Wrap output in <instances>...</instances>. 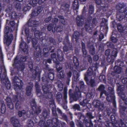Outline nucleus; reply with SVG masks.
<instances>
[{"label": "nucleus", "instance_id": "25", "mask_svg": "<svg viewBox=\"0 0 127 127\" xmlns=\"http://www.w3.org/2000/svg\"><path fill=\"white\" fill-rule=\"evenodd\" d=\"M33 85V83H28L26 88V93L27 95H31V92L32 90Z\"/></svg>", "mask_w": 127, "mask_h": 127}, {"label": "nucleus", "instance_id": "42", "mask_svg": "<svg viewBox=\"0 0 127 127\" xmlns=\"http://www.w3.org/2000/svg\"><path fill=\"white\" fill-rule=\"evenodd\" d=\"M80 35V33L79 32L77 31H75L73 36L74 37L75 39V41L77 42L79 38Z\"/></svg>", "mask_w": 127, "mask_h": 127}, {"label": "nucleus", "instance_id": "43", "mask_svg": "<svg viewBox=\"0 0 127 127\" xmlns=\"http://www.w3.org/2000/svg\"><path fill=\"white\" fill-rule=\"evenodd\" d=\"M126 28L123 27L122 25L118 23L117 25V28L118 31L121 32H125V28Z\"/></svg>", "mask_w": 127, "mask_h": 127}, {"label": "nucleus", "instance_id": "29", "mask_svg": "<svg viewBox=\"0 0 127 127\" xmlns=\"http://www.w3.org/2000/svg\"><path fill=\"white\" fill-rule=\"evenodd\" d=\"M105 87L103 84H101L99 86L98 90L99 92H100V95H102L103 94H104L105 95H106L107 92L105 90Z\"/></svg>", "mask_w": 127, "mask_h": 127}, {"label": "nucleus", "instance_id": "50", "mask_svg": "<svg viewBox=\"0 0 127 127\" xmlns=\"http://www.w3.org/2000/svg\"><path fill=\"white\" fill-rule=\"evenodd\" d=\"M116 85L117 87L118 91L121 93L122 92L124 89V85H121L118 83H117Z\"/></svg>", "mask_w": 127, "mask_h": 127}, {"label": "nucleus", "instance_id": "54", "mask_svg": "<svg viewBox=\"0 0 127 127\" xmlns=\"http://www.w3.org/2000/svg\"><path fill=\"white\" fill-rule=\"evenodd\" d=\"M82 47V50L83 54H85V55L87 53V51L86 49L85 45L84 43L82 41L81 43Z\"/></svg>", "mask_w": 127, "mask_h": 127}, {"label": "nucleus", "instance_id": "51", "mask_svg": "<svg viewBox=\"0 0 127 127\" xmlns=\"http://www.w3.org/2000/svg\"><path fill=\"white\" fill-rule=\"evenodd\" d=\"M121 13V14H118V13H117L116 18L117 19V20L119 21H120L122 20L123 19H124L125 17V15H124L122 13Z\"/></svg>", "mask_w": 127, "mask_h": 127}, {"label": "nucleus", "instance_id": "18", "mask_svg": "<svg viewBox=\"0 0 127 127\" xmlns=\"http://www.w3.org/2000/svg\"><path fill=\"white\" fill-rule=\"evenodd\" d=\"M84 17L82 15L77 16L76 18V20L77 26H82L84 23Z\"/></svg>", "mask_w": 127, "mask_h": 127}, {"label": "nucleus", "instance_id": "44", "mask_svg": "<svg viewBox=\"0 0 127 127\" xmlns=\"http://www.w3.org/2000/svg\"><path fill=\"white\" fill-rule=\"evenodd\" d=\"M115 65L117 66H124V62L122 61L121 60L118 59L115 62Z\"/></svg>", "mask_w": 127, "mask_h": 127}, {"label": "nucleus", "instance_id": "8", "mask_svg": "<svg viewBox=\"0 0 127 127\" xmlns=\"http://www.w3.org/2000/svg\"><path fill=\"white\" fill-rule=\"evenodd\" d=\"M14 88L16 91L21 90L23 85L22 80H20L18 77L15 76L12 79Z\"/></svg>", "mask_w": 127, "mask_h": 127}, {"label": "nucleus", "instance_id": "59", "mask_svg": "<svg viewBox=\"0 0 127 127\" xmlns=\"http://www.w3.org/2000/svg\"><path fill=\"white\" fill-rule=\"evenodd\" d=\"M80 89L81 91L84 90L85 85H84V82L83 81H81L79 82Z\"/></svg>", "mask_w": 127, "mask_h": 127}, {"label": "nucleus", "instance_id": "55", "mask_svg": "<svg viewBox=\"0 0 127 127\" xmlns=\"http://www.w3.org/2000/svg\"><path fill=\"white\" fill-rule=\"evenodd\" d=\"M4 81H6L7 83V84L5 83L6 88L8 90L10 89L11 87V84L10 83V82L8 78L7 77L6 79Z\"/></svg>", "mask_w": 127, "mask_h": 127}, {"label": "nucleus", "instance_id": "11", "mask_svg": "<svg viewBox=\"0 0 127 127\" xmlns=\"http://www.w3.org/2000/svg\"><path fill=\"white\" fill-rule=\"evenodd\" d=\"M28 57L27 56H25L21 57L20 60H18V62L19 64V71L23 72L25 68V64L26 62L28 59Z\"/></svg>", "mask_w": 127, "mask_h": 127}, {"label": "nucleus", "instance_id": "52", "mask_svg": "<svg viewBox=\"0 0 127 127\" xmlns=\"http://www.w3.org/2000/svg\"><path fill=\"white\" fill-rule=\"evenodd\" d=\"M73 62L74 65L76 66V68L78 69V66L79 65V61L78 59L75 56H74L73 57Z\"/></svg>", "mask_w": 127, "mask_h": 127}, {"label": "nucleus", "instance_id": "6", "mask_svg": "<svg viewBox=\"0 0 127 127\" xmlns=\"http://www.w3.org/2000/svg\"><path fill=\"white\" fill-rule=\"evenodd\" d=\"M38 22L35 20H32L31 18L28 21V25L29 27H32L31 28V31L32 32H34V35L35 36H37V37H40V34L42 32H40L39 31L36 30V27L38 25Z\"/></svg>", "mask_w": 127, "mask_h": 127}, {"label": "nucleus", "instance_id": "27", "mask_svg": "<svg viewBox=\"0 0 127 127\" xmlns=\"http://www.w3.org/2000/svg\"><path fill=\"white\" fill-rule=\"evenodd\" d=\"M120 113L121 116L123 117H126L127 113V109L125 107L120 105Z\"/></svg>", "mask_w": 127, "mask_h": 127}, {"label": "nucleus", "instance_id": "14", "mask_svg": "<svg viewBox=\"0 0 127 127\" xmlns=\"http://www.w3.org/2000/svg\"><path fill=\"white\" fill-rule=\"evenodd\" d=\"M35 49L36 51L33 53V58L34 59L38 58L37 61H39L40 60L39 58L41 57V50L40 46L39 45L37 46Z\"/></svg>", "mask_w": 127, "mask_h": 127}, {"label": "nucleus", "instance_id": "64", "mask_svg": "<svg viewBox=\"0 0 127 127\" xmlns=\"http://www.w3.org/2000/svg\"><path fill=\"white\" fill-rule=\"evenodd\" d=\"M99 79L101 82H105L106 79L105 75H100L99 76Z\"/></svg>", "mask_w": 127, "mask_h": 127}, {"label": "nucleus", "instance_id": "21", "mask_svg": "<svg viewBox=\"0 0 127 127\" xmlns=\"http://www.w3.org/2000/svg\"><path fill=\"white\" fill-rule=\"evenodd\" d=\"M68 94L69 95H81V92L79 88L76 86L75 90H69Z\"/></svg>", "mask_w": 127, "mask_h": 127}, {"label": "nucleus", "instance_id": "15", "mask_svg": "<svg viewBox=\"0 0 127 127\" xmlns=\"http://www.w3.org/2000/svg\"><path fill=\"white\" fill-rule=\"evenodd\" d=\"M48 64H47L45 67L46 70L49 72L47 75L48 78L49 80L52 81L54 77V70L53 69L50 68Z\"/></svg>", "mask_w": 127, "mask_h": 127}, {"label": "nucleus", "instance_id": "9", "mask_svg": "<svg viewBox=\"0 0 127 127\" xmlns=\"http://www.w3.org/2000/svg\"><path fill=\"white\" fill-rule=\"evenodd\" d=\"M33 64L32 62L29 63V66L30 68V71H32V78L35 79L37 76L39 78L40 77V74L39 67L38 66H36L35 68L33 69Z\"/></svg>", "mask_w": 127, "mask_h": 127}, {"label": "nucleus", "instance_id": "12", "mask_svg": "<svg viewBox=\"0 0 127 127\" xmlns=\"http://www.w3.org/2000/svg\"><path fill=\"white\" fill-rule=\"evenodd\" d=\"M7 77L6 71L5 66L4 65H0V79L1 78V82L5 80Z\"/></svg>", "mask_w": 127, "mask_h": 127}, {"label": "nucleus", "instance_id": "20", "mask_svg": "<svg viewBox=\"0 0 127 127\" xmlns=\"http://www.w3.org/2000/svg\"><path fill=\"white\" fill-rule=\"evenodd\" d=\"M43 10V7L41 6H39L37 7L35 10H32L31 14H30L31 17L32 18L36 16H37Z\"/></svg>", "mask_w": 127, "mask_h": 127}, {"label": "nucleus", "instance_id": "63", "mask_svg": "<svg viewBox=\"0 0 127 127\" xmlns=\"http://www.w3.org/2000/svg\"><path fill=\"white\" fill-rule=\"evenodd\" d=\"M63 26L61 25H58L56 27L55 31L57 32H62L63 30Z\"/></svg>", "mask_w": 127, "mask_h": 127}, {"label": "nucleus", "instance_id": "37", "mask_svg": "<svg viewBox=\"0 0 127 127\" xmlns=\"http://www.w3.org/2000/svg\"><path fill=\"white\" fill-rule=\"evenodd\" d=\"M65 76V73L64 70H62L58 73L57 76L58 78L61 80L64 79Z\"/></svg>", "mask_w": 127, "mask_h": 127}, {"label": "nucleus", "instance_id": "40", "mask_svg": "<svg viewBox=\"0 0 127 127\" xmlns=\"http://www.w3.org/2000/svg\"><path fill=\"white\" fill-rule=\"evenodd\" d=\"M19 64L18 62V58L17 57L15 58L14 62L13 64V66L15 68H17L19 71Z\"/></svg>", "mask_w": 127, "mask_h": 127}, {"label": "nucleus", "instance_id": "56", "mask_svg": "<svg viewBox=\"0 0 127 127\" xmlns=\"http://www.w3.org/2000/svg\"><path fill=\"white\" fill-rule=\"evenodd\" d=\"M15 22L14 21H10L9 22V27L11 28V31L14 30L15 27Z\"/></svg>", "mask_w": 127, "mask_h": 127}, {"label": "nucleus", "instance_id": "61", "mask_svg": "<svg viewBox=\"0 0 127 127\" xmlns=\"http://www.w3.org/2000/svg\"><path fill=\"white\" fill-rule=\"evenodd\" d=\"M38 0H31L29 2H31L32 4V6L33 7H35L37 4H38Z\"/></svg>", "mask_w": 127, "mask_h": 127}, {"label": "nucleus", "instance_id": "45", "mask_svg": "<svg viewBox=\"0 0 127 127\" xmlns=\"http://www.w3.org/2000/svg\"><path fill=\"white\" fill-rule=\"evenodd\" d=\"M32 5L31 2H29L26 6H24L23 9L22 10L24 12H26L29 11L32 7Z\"/></svg>", "mask_w": 127, "mask_h": 127}, {"label": "nucleus", "instance_id": "49", "mask_svg": "<svg viewBox=\"0 0 127 127\" xmlns=\"http://www.w3.org/2000/svg\"><path fill=\"white\" fill-rule=\"evenodd\" d=\"M83 54V57L85 58H87L88 61L90 64H91L92 62V59L91 56L89 55H87V52L86 55L84 54Z\"/></svg>", "mask_w": 127, "mask_h": 127}, {"label": "nucleus", "instance_id": "46", "mask_svg": "<svg viewBox=\"0 0 127 127\" xmlns=\"http://www.w3.org/2000/svg\"><path fill=\"white\" fill-rule=\"evenodd\" d=\"M73 7L74 9L77 10L79 8V4L78 0H74L73 3Z\"/></svg>", "mask_w": 127, "mask_h": 127}, {"label": "nucleus", "instance_id": "48", "mask_svg": "<svg viewBox=\"0 0 127 127\" xmlns=\"http://www.w3.org/2000/svg\"><path fill=\"white\" fill-rule=\"evenodd\" d=\"M114 69L115 73L119 74L121 72L122 68L120 67L115 65L114 67Z\"/></svg>", "mask_w": 127, "mask_h": 127}, {"label": "nucleus", "instance_id": "33", "mask_svg": "<svg viewBox=\"0 0 127 127\" xmlns=\"http://www.w3.org/2000/svg\"><path fill=\"white\" fill-rule=\"evenodd\" d=\"M117 32H116L115 33L113 32L112 33V35L110 38V39L111 41L113 43H115L117 41Z\"/></svg>", "mask_w": 127, "mask_h": 127}, {"label": "nucleus", "instance_id": "26", "mask_svg": "<svg viewBox=\"0 0 127 127\" xmlns=\"http://www.w3.org/2000/svg\"><path fill=\"white\" fill-rule=\"evenodd\" d=\"M10 4L12 5V7L13 8L14 7L17 10H20L21 8V4L20 3L16 2L14 0H10Z\"/></svg>", "mask_w": 127, "mask_h": 127}, {"label": "nucleus", "instance_id": "62", "mask_svg": "<svg viewBox=\"0 0 127 127\" xmlns=\"http://www.w3.org/2000/svg\"><path fill=\"white\" fill-rule=\"evenodd\" d=\"M94 11V7L92 5H90L89 8V13L90 14H93Z\"/></svg>", "mask_w": 127, "mask_h": 127}, {"label": "nucleus", "instance_id": "3", "mask_svg": "<svg viewBox=\"0 0 127 127\" xmlns=\"http://www.w3.org/2000/svg\"><path fill=\"white\" fill-rule=\"evenodd\" d=\"M52 59L53 60V62L56 64V68L57 72H59L62 68V67L60 66L59 61H63L64 60V57L61 56L58 53H57V57L55 53L51 54V55Z\"/></svg>", "mask_w": 127, "mask_h": 127}, {"label": "nucleus", "instance_id": "60", "mask_svg": "<svg viewBox=\"0 0 127 127\" xmlns=\"http://www.w3.org/2000/svg\"><path fill=\"white\" fill-rule=\"evenodd\" d=\"M69 4L67 3L65 4L64 6V10L65 13H68V12H69Z\"/></svg>", "mask_w": 127, "mask_h": 127}, {"label": "nucleus", "instance_id": "17", "mask_svg": "<svg viewBox=\"0 0 127 127\" xmlns=\"http://www.w3.org/2000/svg\"><path fill=\"white\" fill-rule=\"evenodd\" d=\"M84 80L87 85L91 87L94 88L96 86L97 84L95 80L94 79L92 78L89 80L88 78L86 77L85 78H84Z\"/></svg>", "mask_w": 127, "mask_h": 127}, {"label": "nucleus", "instance_id": "38", "mask_svg": "<svg viewBox=\"0 0 127 127\" xmlns=\"http://www.w3.org/2000/svg\"><path fill=\"white\" fill-rule=\"evenodd\" d=\"M52 124L53 125L54 127H59V125L60 124V122L56 118H53L52 120Z\"/></svg>", "mask_w": 127, "mask_h": 127}, {"label": "nucleus", "instance_id": "22", "mask_svg": "<svg viewBox=\"0 0 127 127\" xmlns=\"http://www.w3.org/2000/svg\"><path fill=\"white\" fill-rule=\"evenodd\" d=\"M52 87L51 85H48L47 84L45 85H43L42 86V91L44 94H49L50 95H53L52 92H50V88Z\"/></svg>", "mask_w": 127, "mask_h": 127}, {"label": "nucleus", "instance_id": "16", "mask_svg": "<svg viewBox=\"0 0 127 127\" xmlns=\"http://www.w3.org/2000/svg\"><path fill=\"white\" fill-rule=\"evenodd\" d=\"M42 45L45 47L43 49V55L45 56L48 54L49 51H51L50 52L53 53L55 49L53 46H45L42 44Z\"/></svg>", "mask_w": 127, "mask_h": 127}, {"label": "nucleus", "instance_id": "32", "mask_svg": "<svg viewBox=\"0 0 127 127\" xmlns=\"http://www.w3.org/2000/svg\"><path fill=\"white\" fill-rule=\"evenodd\" d=\"M88 48L90 54L93 55L95 54V46L93 45H91L90 46H88Z\"/></svg>", "mask_w": 127, "mask_h": 127}, {"label": "nucleus", "instance_id": "30", "mask_svg": "<svg viewBox=\"0 0 127 127\" xmlns=\"http://www.w3.org/2000/svg\"><path fill=\"white\" fill-rule=\"evenodd\" d=\"M25 31L28 42L29 43L30 41L32 40V37L30 34L29 29L28 28L26 27L25 29Z\"/></svg>", "mask_w": 127, "mask_h": 127}, {"label": "nucleus", "instance_id": "53", "mask_svg": "<svg viewBox=\"0 0 127 127\" xmlns=\"http://www.w3.org/2000/svg\"><path fill=\"white\" fill-rule=\"evenodd\" d=\"M58 90L60 91H62L63 88V85L62 83V82L60 81H58L57 82Z\"/></svg>", "mask_w": 127, "mask_h": 127}, {"label": "nucleus", "instance_id": "34", "mask_svg": "<svg viewBox=\"0 0 127 127\" xmlns=\"http://www.w3.org/2000/svg\"><path fill=\"white\" fill-rule=\"evenodd\" d=\"M107 100L109 102H112L114 107L116 106L115 96H107L106 97Z\"/></svg>", "mask_w": 127, "mask_h": 127}, {"label": "nucleus", "instance_id": "1", "mask_svg": "<svg viewBox=\"0 0 127 127\" xmlns=\"http://www.w3.org/2000/svg\"><path fill=\"white\" fill-rule=\"evenodd\" d=\"M10 0H5V2L6 3V4L7 6L5 11L7 13H8L10 16H11L12 19L15 20L18 18L21 14L13 11V8L12 7V5L10 4Z\"/></svg>", "mask_w": 127, "mask_h": 127}, {"label": "nucleus", "instance_id": "57", "mask_svg": "<svg viewBox=\"0 0 127 127\" xmlns=\"http://www.w3.org/2000/svg\"><path fill=\"white\" fill-rule=\"evenodd\" d=\"M35 87L37 94H38L41 91L39 87V83L38 82H36L35 84Z\"/></svg>", "mask_w": 127, "mask_h": 127}, {"label": "nucleus", "instance_id": "7", "mask_svg": "<svg viewBox=\"0 0 127 127\" xmlns=\"http://www.w3.org/2000/svg\"><path fill=\"white\" fill-rule=\"evenodd\" d=\"M92 19V17L91 16H88L85 22L84 28L86 31L92 30V28H93V25H96V17L92 19V23H91V21Z\"/></svg>", "mask_w": 127, "mask_h": 127}, {"label": "nucleus", "instance_id": "47", "mask_svg": "<svg viewBox=\"0 0 127 127\" xmlns=\"http://www.w3.org/2000/svg\"><path fill=\"white\" fill-rule=\"evenodd\" d=\"M89 101V100H87L86 99H85L83 100V102H80V104L81 105L83 106L86 105L88 108H89L90 107L91 105L90 104L88 103Z\"/></svg>", "mask_w": 127, "mask_h": 127}, {"label": "nucleus", "instance_id": "39", "mask_svg": "<svg viewBox=\"0 0 127 127\" xmlns=\"http://www.w3.org/2000/svg\"><path fill=\"white\" fill-rule=\"evenodd\" d=\"M115 92L114 88L109 87L107 90L106 95H114Z\"/></svg>", "mask_w": 127, "mask_h": 127}, {"label": "nucleus", "instance_id": "2", "mask_svg": "<svg viewBox=\"0 0 127 127\" xmlns=\"http://www.w3.org/2000/svg\"><path fill=\"white\" fill-rule=\"evenodd\" d=\"M11 29L9 27L6 26L5 27L4 31V41H5V43H6L8 48H9V46L13 38V35L11 33L13 32V30L11 31Z\"/></svg>", "mask_w": 127, "mask_h": 127}, {"label": "nucleus", "instance_id": "58", "mask_svg": "<svg viewBox=\"0 0 127 127\" xmlns=\"http://www.w3.org/2000/svg\"><path fill=\"white\" fill-rule=\"evenodd\" d=\"M78 96H70V102H72L73 101H76L78 99Z\"/></svg>", "mask_w": 127, "mask_h": 127}, {"label": "nucleus", "instance_id": "31", "mask_svg": "<svg viewBox=\"0 0 127 127\" xmlns=\"http://www.w3.org/2000/svg\"><path fill=\"white\" fill-rule=\"evenodd\" d=\"M66 43L63 42V44L64 46L63 47V50L64 52H67L68 51L69 48L72 47V45L70 42L67 41Z\"/></svg>", "mask_w": 127, "mask_h": 127}, {"label": "nucleus", "instance_id": "19", "mask_svg": "<svg viewBox=\"0 0 127 127\" xmlns=\"http://www.w3.org/2000/svg\"><path fill=\"white\" fill-rule=\"evenodd\" d=\"M95 65V67L89 68H88L87 71L86 73L85 74L84 78H85L86 77L88 78V76H91L93 74V69L94 68V71H96L97 70L98 68L97 64L96 63Z\"/></svg>", "mask_w": 127, "mask_h": 127}, {"label": "nucleus", "instance_id": "4", "mask_svg": "<svg viewBox=\"0 0 127 127\" xmlns=\"http://www.w3.org/2000/svg\"><path fill=\"white\" fill-rule=\"evenodd\" d=\"M44 33L42 32L40 34V37L38 36V38H40V39L41 42V44L45 46H53L56 45V42L55 40L53 37H50L46 39V34H45L44 36H42V35Z\"/></svg>", "mask_w": 127, "mask_h": 127}, {"label": "nucleus", "instance_id": "24", "mask_svg": "<svg viewBox=\"0 0 127 127\" xmlns=\"http://www.w3.org/2000/svg\"><path fill=\"white\" fill-rule=\"evenodd\" d=\"M20 48L24 53H27L28 51V46L26 42L23 41L20 44Z\"/></svg>", "mask_w": 127, "mask_h": 127}, {"label": "nucleus", "instance_id": "41", "mask_svg": "<svg viewBox=\"0 0 127 127\" xmlns=\"http://www.w3.org/2000/svg\"><path fill=\"white\" fill-rule=\"evenodd\" d=\"M73 73L74 80L75 81L77 82L79 80L78 78L80 76V73L75 70H74Z\"/></svg>", "mask_w": 127, "mask_h": 127}, {"label": "nucleus", "instance_id": "28", "mask_svg": "<svg viewBox=\"0 0 127 127\" xmlns=\"http://www.w3.org/2000/svg\"><path fill=\"white\" fill-rule=\"evenodd\" d=\"M11 121L14 127H19L20 126L19 121L15 117H12L11 119Z\"/></svg>", "mask_w": 127, "mask_h": 127}, {"label": "nucleus", "instance_id": "36", "mask_svg": "<svg viewBox=\"0 0 127 127\" xmlns=\"http://www.w3.org/2000/svg\"><path fill=\"white\" fill-rule=\"evenodd\" d=\"M25 110H23L21 111H19L18 112V115L20 117L22 116L26 118L27 117L28 113Z\"/></svg>", "mask_w": 127, "mask_h": 127}, {"label": "nucleus", "instance_id": "35", "mask_svg": "<svg viewBox=\"0 0 127 127\" xmlns=\"http://www.w3.org/2000/svg\"><path fill=\"white\" fill-rule=\"evenodd\" d=\"M56 27L54 25V24L52 23L49 24L47 27V30L49 31H52L53 32H55V31Z\"/></svg>", "mask_w": 127, "mask_h": 127}, {"label": "nucleus", "instance_id": "23", "mask_svg": "<svg viewBox=\"0 0 127 127\" xmlns=\"http://www.w3.org/2000/svg\"><path fill=\"white\" fill-rule=\"evenodd\" d=\"M93 103L95 107L98 108L99 109L102 110L104 109V105L103 104L100 103L99 100H95L93 101Z\"/></svg>", "mask_w": 127, "mask_h": 127}, {"label": "nucleus", "instance_id": "13", "mask_svg": "<svg viewBox=\"0 0 127 127\" xmlns=\"http://www.w3.org/2000/svg\"><path fill=\"white\" fill-rule=\"evenodd\" d=\"M125 6V5L124 3H119L117 4L116 7L117 10L119 13H124L125 15H127V8L124 10V8Z\"/></svg>", "mask_w": 127, "mask_h": 127}, {"label": "nucleus", "instance_id": "5", "mask_svg": "<svg viewBox=\"0 0 127 127\" xmlns=\"http://www.w3.org/2000/svg\"><path fill=\"white\" fill-rule=\"evenodd\" d=\"M111 52L110 49H107L105 51V54L107 56V62L110 64H112L114 62L115 58L117 56L118 53L117 49L116 48H114L111 54Z\"/></svg>", "mask_w": 127, "mask_h": 127}, {"label": "nucleus", "instance_id": "10", "mask_svg": "<svg viewBox=\"0 0 127 127\" xmlns=\"http://www.w3.org/2000/svg\"><path fill=\"white\" fill-rule=\"evenodd\" d=\"M31 104L32 109V110H30L29 112L30 114L37 115L40 113L41 110L39 107L36 106L35 101L34 99H33L31 101Z\"/></svg>", "mask_w": 127, "mask_h": 127}]
</instances>
